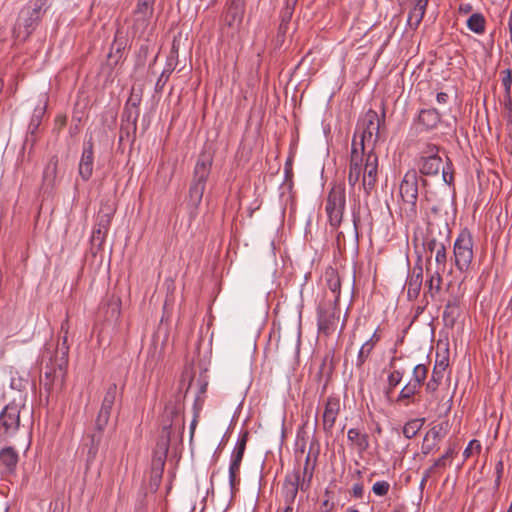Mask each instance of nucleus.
Wrapping results in <instances>:
<instances>
[{
  "mask_svg": "<svg viewBox=\"0 0 512 512\" xmlns=\"http://www.w3.org/2000/svg\"><path fill=\"white\" fill-rule=\"evenodd\" d=\"M378 155L370 149L366 154L360 153L353 141L349 164L348 184L354 189L362 177V187L366 194L375 188L378 180Z\"/></svg>",
  "mask_w": 512,
  "mask_h": 512,
  "instance_id": "obj_1",
  "label": "nucleus"
},
{
  "mask_svg": "<svg viewBox=\"0 0 512 512\" xmlns=\"http://www.w3.org/2000/svg\"><path fill=\"white\" fill-rule=\"evenodd\" d=\"M68 354L69 345H66V337L57 345L54 353L49 350L43 353L42 360L45 361L48 358L49 361L44 366V375L40 383L48 394L62 388L68 365Z\"/></svg>",
  "mask_w": 512,
  "mask_h": 512,
  "instance_id": "obj_2",
  "label": "nucleus"
},
{
  "mask_svg": "<svg viewBox=\"0 0 512 512\" xmlns=\"http://www.w3.org/2000/svg\"><path fill=\"white\" fill-rule=\"evenodd\" d=\"M212 162V155L206 152H202L196 161L187 196V206L192 216L197 214L198 208L202 202L206 183L211 172Z\"/></svg>",
  "mask_w": 512,
  "mask_h": 512,
  "instance_id": "obj_3",
  "label": "nucleus"
},
{
  "mask_svg": "<svg viewBox=\"0 0 512 512\" xmlns=\"http://www.w3.org/2000/svg\"><path fill=\"white\" fill-rule=\"evenodd\" d=\"M50 6L49 0H29L19 12L14 27L15 37L22 41L27 40L36 30Z\"/></svg>",
  "mask_w": 512,
  "mask_h": 512,
  "instance_id": "obj_4",
  "label": "nucleus"
},
{
  "mask_svg": "<svg viewBox=\"0 0 512 512\" xmlns=\"http://www.w3.org/2000/svg\"><path fill=\"white\" fill-rule=\"evenodd\" d=\"M419 183L426 186L427 180L419 176L416 169H409L399 185L400 210L409 221H414L417 218Z\"/></svg>",
  "mask_w": 512,
  "mask_h": 512,
  "instance_id": "obj_5",
  "label": "nucleus"
},
{
  "mask_svg": "<svg viewBox=\"0 0 512 512\" xmlns=\"http://www.w3.org/2000/svg\"><path fill=\"white\" fill-rule=\"evenodd\" d=\"M428 375V366L425 364H417L412 371L409 381L399 391L395 403L402 407H409L418 402L417 395L420 394L421 388L425 385Z\"/></svg>",
  "mask_w": 512,
  "mask_h": 512,
  "instance_id": "obj_6",
  "label": "nucleus"
},
{
  "mask_svg": "<svg viewBox=\"0 0 512 512\" xmlns=\"http://www.w3.org/2000/svg\"><path fill=\"white\" fill-rule=\"evenodd\" d=\"M23 396L20 394V401L13 400L7 404L0 413V442H8L13 438L20 428V412L24 406Z\"/></svg>",
  "mask_w": 512,
  "mask_h": 512,
  "instance_id": "obj_7",
  "label": "nucleus"
},
{
  "mask_svg": "<svg viewBox=\"0 0 512 512\" xmlns=\"http://www.w3.org/2000/svg\"><path fill=\"white\" fill-rule=\"evenodd\" d=\"M473 236L469 229L464 228L455 239L453 256L456 268L463 272L467 271L473 260Z\"/></svg>",
  "mask_w": 512,
  "mask_h": 512,
  "instance_id": "obj_8",
  "label": "nucleus"
},
{
  "mask_svg": "<svg viewBox=\"0 0 512 512\" xmlns=\"http://www.w3.org/2000/svg\"><path fill=\"white\" fill-rule=\"evenodd\" d=\"M346 207V193L343 184L334 185L328 193L325 211L329 224L338 228L342 222Z\"/></svg>",
  "mask_w": 512,
  "mask_h": 512,
  "instance_id": "obj_9",
  "label": "nucleus"
},
{
  "mask_svg": "<svg viewBox=\"0 0 512 512\" xmlns=\"http://www.w3.org/2000/svg\"><path fill=\"white\" fill-rule=\"evenodd\" d=\"M156 0H137L132 13V29L134 34L142 35L150 26L154 15Z\"/></svg>",
  "mask_w": 512,
  "mask_h": 512,
  "instance_id": "obj_10",
  "label": "nucleus"
},
{
  "mask_svg": "<svg viewBox=\"0 0 512 512\" xmlns=\"http://www.w3.org/2000/svg\"><path fill=\"white\" fill-rule=\"evenodd\" d=\"M380 124L381 119L377 112L372 109L368 110L363 118V131L359 151L360 153H367L365 152V142H367L368 145L372 144L371 149H374V145L380 137Z\"/></svg>",
  "mask_w": 512,
  "mask_h": 512,
  "instance_id": "obj_11",
  "label": "nucleus"
},
{
  "mask_svg": "<svg viewBox=\"0 0 512 512\" xmlns=\"http://www.w3.org/2000/svg\"><path fill=\"white\" fill-rule=\"evenodd\" d=\"M249 438V432L243 431L235 444V447L231 454V461L229 465V485L231 490L233 491L235 487L239 484L238 474L240 471L241 462L243 460V456L246 450V445Z\"/></svg>",
  "mask_w": 512,
  "mask_h": 512,
  "instance_id": "obj_12",
  "label": "nucleus"
},
{
  "mask_svg": "<svg viewBox=\"0 0 512 512\" xmlns=\"http://www.w3.org/2000/svg\"><path fill=\"white\" fill-rule=\"evenodd\" d=\"M339 320V309L335 304L319 305L317 308V326L318 332L329 336L337 326Z\"/></svg>",
  "mask_w": 512,
  "mask_h": 512,
  "instance_id": "obj_13",
  "label": "nucleus"
},
{
  "mask_svg": "<svg viewBox=\"0 0 512 512\" xmlns=\"http://www.w3.org/2000/svg\"><path fill=\"white\" fill-rule=\"evenodd\" d=\"M118 397V388L115 383L109 384L105 391L104 398L101 403L100 410L97 414L94 429L100 432H104L105 428L107 427L112 408L116 402V399Z\"/></svg>",
  "mask_w": 512,
  "mask_h": 512,
  "instance_id": "obj_14",
  "label": "nucleus"
},
{
  "mask_svg": "<svg viewBox=\"0 0 512 512\" xmlns=\"http://www.w3.org/2000/svg\"><path fill=\"white\" fill-rule=\"evenodd\" d=\"M113 215L114 209L112 208H108L106 211L100 210L97 215L96 225L93 228L91 235V243L92 245L97 246L98 249L102 248L106 240Z\"/></svg>",
  "mask_w": 512,
  "mask_h": 512,
  "instance_id": "obj_15",
  "label": "nucleus"
},
{
  "mask_svg": "<svg viewBox=\"0 0 512 512\" xmlns=\"http://www.w3.org/2000/svg\"><path fill=\"white\" fill-rule=\"evenodd\" d=\"M139 115L140 109L124 106L121 117L119 142H122L125 138L127 140H131L132 142L134 141Z\"/></svg>",
  "mask_w": 512,
  "mask_h": 512,
  "instance_id": "obj_16",
  "label": "nucleus"
},
{
  "mask_svg": "<svg viewBox=\"0 0 512 512\" xmlns=\"http://www.w3.org/2000/svg\"><path fill=\"white\" fill-rule=\"evenodd\" d=\"M341 410V402L337 396L327 397L322 415V427L326 435H331L336 419Z\"/></svg>",
  "mask_w": 512,
  "mask_h": 512,
  "instance_id": "obj_17",
  "label": "nucleus"
},
{
  "mask_svg": "<svg viewBox=\"0 0 512 512\" xmlns=\"http://www.w3.org/2000/svg\"><path fill=\"white\" fill-rule=\"evenodd\" d=\"M301 487L302 479L300 469H295L291 474L286 475L283 482L282 493L287 506L292 507Z\"/></svg>",
  "mask_w": 512,
  "mask_h": 512,
  "instance_id": "obj_18",
  "label": "nucleus"
},
{
  "mask_svg": "<svg viewBox=\"0 0 512 512\" xmlns=\"http://www.w3.org/2000/svg\"><path fill=\"white\" fill-rule=\"evenodd\" d=\"M169 441L170 439L166 438L162 443H158L157 449L154 451L151 462V480L154 482H159L162 478Z\"/></svg>",
  "mask_w": 512,
  "mask_h": 512,
  "instance_id": "obj_19",
  "label": "nucleus"
},
{
  "mask_svg": "<svg viewBox=\"0 0 512 512\" xmlns=\"http://www.w3.org/2000/svg\"><path fill=\"white\" fill-rule=\"evenodd\" d=\"M19 461L18 452L11 446L0 450V477L6 478L16 473Z\"/></svg>",
  "mask_w": 512,
  "mask_h": 512,
  "instance_id": "obj_20",
  "label": "nucleus"
},
{
  "mask_svg": "<svg viewBox=\"0 0 512 512\" xmlns=\"http://www.w3.org/2000/svg\"><path fill=\"white\" fill-rule=\"evenodd\" d=\"M94 149L92 140L84 142L81 158L78 165V173L83 181H88L93 174Z\"/></svg>",
  "mask_w": 512,
  "mask_h": 512,
  "instance_id": "obj_21",
  "label": "nucleus"
},
{
  "mask_svg": "<svg viewBox=\"0 0 512 512\" xmlns=\"http://www.w3.org/2000/svg\"><path fill=\"white\" fill-rule=\"evenodd\" d=\"M183 410L184 404L180 396H176L174 400H170L166 403L163 414V417L166 419L163 427L166 438L170 439L171 426L174 420L183 413Z\"/></svg>",
  "mask_w": 512,
  "mask_h": 512,
  "instance_id": "obj_22",
  "label": "nucleus"
},
{
  "mask_svg": "<svg viewBox=\"0 0 512 512\" xmlns=\"http://www.w3.org/2000/svg\"><path fill=\"white\" fill-rule=\"evenodd\" d=\"M48 106V96L47 94H41L38 99V103L34 108L33 114L31 116L30 122L28 124V133L32 137L31 141L34 142V136L37 134L38 129L42 123V120L46 114Z\"/></svg>",
  "mask_w": 512,
  "mask_h": 512,
  "instance_id": "obj_23",
  "label": "nucleus"
},
{
  "mask_svg": "<svg viewBox=\"0 0 512 512\" xmlns=\"http://www.w3.org/2000/svg\"><path fill=\"white\" fill-rule=\"evenodd\" d=\"M447 243H449L448 236L444 241H442L434 237L432 233L426 238L424 242V246L429 252H435V262L438 266H442L443 269L445 268L447 262Z\"/></svg>",
  "mask_w": 512,
  "mask_h": 512,
  "instance_id": "obj_24",
  "label": "nucleus"
},
{
  "mask_svg": "<svg viewBox=\"0 0 512 512\" xmlns=\"http://www.w3.org/2000/svg\"><path fill=\"white\" fill-rule=\"evenodd\" d=\"M441 122V114L436 108L421 109L414 120L415 124L421 126V131H432Z\"/></svg>",
  "mask_w": 512,
  "mask_h": 512,
  "instance_id": "obj_25",
  "label": "nucleus"
},
{
  "mask_svg": "<svg viewBox=\"0 0 512 512\" xmlns=\"http://www.w3.org/2000/svg\"><path fill=\"white\" fill-rule=\"evenodd\" d=\"M318 455H319L318 448L315 450V452H313V446L311 445L309 452L305 458L303 471L301 472V479H302L301 491L302 492L308 491L311 487Z\"/></svg>",
  "mask_w": 512,
  "mask_h": 512,
  "instance_id": "obj_26",
  "label": "nucleus"
},
{
  "mask_svg": "<svg viewBox=\"0 0 512 512\" xmlns=\"http://www.w3.org/2000/svg\"><path fill=\"white\" fill-rule=\"evenodd\" d=\"M448 365L449 360L447 357H443L442 359H436L431 377L427 382L424 383L425 391L427 394H434L437 391Z\"/></svg>",
  "mask_w": 512,
  "mask_h": 512,
  "instance_id": "obj_27",
  "label": "nucleus"
},
{
  "mask_svg": "<svg viewBox=\"0 0 512 512\" xmlns=\"http://www.w3.org/2000/svg\"><path fill=\"white\" fill-rule=\"evenodd\" d=\"M423 282V267L418 261L412 268V272L406 282L407 297L409 300L418 298Z\"/></svg>",
  "mask_w": 512,
  "mask_h": 512,
  "instance_id": "obj_28",
  "label": "nucleus"
},
{
  "mask_svg": "<svg viewBox=\"0 0 512 512\" xmlns=\"http://www.w3.org/2000/svg\"><path fill=\"white\" fill-rule=\"evenodd\" d=\"M245 12L244 0H231L225 16V22L229 27H239Z\"/></svg>",
  "mask_w": 512,
  "mask_h": 512,
  "instance_id": "obj_29",
  "label": "nucleus"
},
{
  "mask_svg": "<svg viewBox=\"0 0 512 512\" xmlns=\"http://www.w3.org/2000/svg\"><path fill=\"white\" fill-rule=\"evenodd\" d=\"M441 165V158L418 157L416 159L417 172L422 176L438 175Z\"/></svg>",
  "mask_w": 512,
  "mask_h": 512,
  "instance_id": "obj_30",
  "label": "nucleus"
},
{
  "mask_svg": "<svg viewBox=\"0 0 512 512\" xmlns=\"http://www.w3.org/2000/svg\"><path fill=\"white\" fill-rule=\"evenodd\" d=\"M347 439L357 448L359 453L367 451L370 446L368 434L362 433L357 428H350L348 430Z\"/></svg>",
  "mask_w": 512,
  "mask_h": 512,
  "instance_id": "obj_31",
  "label": "nucleus"
},
{
  "mask_svg": "<svg viewBox=\"0 0 512 512\" xmlns=\"http://www.w3.org/2000/svg\"><path fill=\"white\" fill-rule=\"evenodd\" d=\"M103 432L95 430L89 436V443H86L84 446L87 448L86 453V463L87 466H90L96 459L99 451V447L102 441Z\"/></svg>",
  "mask_w": 512,
  "mask_h": 512,
  "instance_id": "obj_32",
  "label": "nucleus"
},
{
  "mask_svg": "<svg viewBox=\"0 0 512 512\" xmlns=\"http://www.w3.org/2000/svg\"><path fill=\"white\" fill-rule=\"evenodd\" d=\"M404 374V370L400 369H394L389 372L387 376V385L384 390L387 398L390 397L395 388L402 382Z\"/></svg>",
  "mask_w": 512,
  "mask_h": 512,
  "instance_id": "obj_33",
  "label": "nucleus"
},
{
  "mask_svg": "<svg viewBox=\"0 0 512 512\" xmlns=\"http://www.w3.org/2000/svg\"><path fill=\"white\" fill-rule=\"evenodd\" d=\"M58 157L56 155L52 156L48 163L46 164L43 171V180L49 185H52L57 176L58 169Z\"/></svg>",
  "mask_w": 512,
  "mask_h": 512,
  "instance_id": "obj_34",
  "label": "nucleus"
},
{
  "mask_svg": "<svg viewBox=\"0 0 512 512\" xmlns=\"http://www.w3.org/2000/svg\"><path fill=\"white\" fill-rule=\"evenodd\" d=\"M424 423H425L424 418H416V419L409 420L403 426V430H402L403 435L407 439L414 438L417 435V433L421 430Z\"/></svg>",
  "mask_w": 512,
  "mask_h": 512,
  "instance_id": "obj_35",
  "label": "nucleus"
},
{
  "mask_svg": "<svg viewBox=\"0 0 512 512\" xmlns=\"http://www.w3.org/2000/svg\"><path fill=\"white\" fill-rule=\"evenodd\" d=\"M486 20L481 13H473L467 20V27L476 34H482L485 31Z\"/></svg>",
  "mask_w": 512,
  "mask_h": 512,
  "instance_id": "obj_36",
  "label": "nucleus"
},
{
  "mask_svg": "<svg viewBox=\"0 0 512 512\" xmlns=\"http://www.w3.org/2000/svg\"><path fill=\"white\" fill-rule=\"evenodd\" d=\"M327 286L331 292L335 294L334 302L336 303L340 297L341 282L338 274L332 269L326 272Z\"/></svg>",
  "mask_w": 512,
  "mask_h": 512,
  "instance_id": "obj_37",
  "label": "nucleus"
},
{
  "mask_svg": "<svg viewBox=\"0 0 512 512\" xmlns=\"http://www.w3.org/2000/svg\"><path fill=\"white\" fill-rule=\"evenodd\" d=\"M425 12L426 10L415 6L410 10L407 17V25L410 27V29L416 30L419 27Z\"/></svg>",
  "mask_w": 512,
  "mask_h": 512,
  "instance_id": "obj_38",
  "label": "nucleus"
},
{
  "mask_svg": "<svg viewBox=\"0 0 512 512\" xmlns=\"http://www.w3.org/2000/svg\"><path fill=\"white\" fill-rule=\"evenodd\" d=\"M374 348L375 346L371 345L369 342L365 341L362 344L356 357L355 365L357 368L361 369L363 367L365 362L369 359Z\"/></svg>",
  "mask_w": 512,
  "mask_h": 512,
  "instance_id": "obj_39",
  "label": "nucleus"
},
{
  "mask_svg": "<svg viewBox=\"0 0 512 512\" xmlns=\"http://www.w3.org/2000/svg\"><path fill=\"white\" fill-rule=\"evenodd\" d=\"M448 423H440L438 425L433 426L425 436V442L432 438V441L437 443L445 436L447 431Z\"/></svg>",
  "mask_w": 512,
  "mask_h": 512,
  "instance_id": "obj_40",
  "label": "nucleus"
},
{
  "mask_svg": "<svg viewBox=\"0 0 512 512\" xmlns=\"http://www.w3.org/2000/svg\"><path fill=\"white\" fill-rule=\"evenodd\" d=\"M442 277L438 271L432 273L429 279L426 281L428 291L431 296L438 293L441 290Z\"/></svg>",
  "mask_w": 512,
  "mask_h": 512,
  "instance_id": "obj_41",
  "label": "nucleus"
},
{
  "mask_svg": "<svg viewBox=\"0 0 512 512\" xmlns=\"http://www.w3.org/2000/svg\"><path fill=\"white\" fill-rule=\"evenodd\" d=\"M440 147L433 143H426L421 149L419 157L441 158L439 156Z\"/></svg>",
  "mask_w": 512,
  "mask_h": 512,
  "instance_id": "obj_42",
  "label": "nucleus"
},
{
  "mask_svg": "<svg viewBox=\"0 0 512 512\" xmlns=\"http://www.w3.org/2000/svg\"><path fill=\"white\" fill-rule=\"evenodd\" d=\"M172 72H173V68H172L171 64L167 65L164 68V70L162 71V73H161L160 77L158 78L156 85H155V90L157 92L162 91V89L164 88L165 84L167 83Z\"/></svg>",
  "mask_w": 512,
  "mask_h": 512,
  "instance_id": "obj_43",
  "label": "nucleus"
},
{
  "mask_svg": "<svg viewBox=\"0 0 512 512\" xmlns=\"http://www.w3.org/2000/svg\"><path fill=\"white\" fill-rule=\"evenodd\" d=\"M390 490V484L387 481H377L372 486V492L380 497L386 496Z\"/></svg>",
  "mask_w": 512,
  "mask_h": 512,
  "instance_id": "obj_44",
  "label": "nucleus"
},
{
  "mask_svg": "<svg viewBox=\"0 0 512 512\" xmlns=\"http://www.w3.org/2000/svg\"><path fill=\"white\" fill-rule=\"evenodd\" d=\"M455 452H456L455 446H450L441 457H439L437 460L434 461V466L440 467V468H445L447 465V460L452 458L453 455L455 454Z\"/></svg>",
  "mask_w": 512,
  "mask_h": 512,
  "instance_id": "obj_45",
  "label": "nucleus"
},
{
  "mask_svg": "<svg viewBox=\"0 0 512 512\" xmlns=\"http://www.w3.org/2000/svg\"><path fill=\"white\" fill-rule=\"evenodd\" d=\"M124 47L122 44H117L114 42L111 47V51L108 54V59L113 61L114 64H117L119 59L121 58V51Z\"/></svg>",
  "mask_w": 512,
  "mask_h": 512,
  "instance_id": "obj_46",
  "label": "nucleus"
},
{
  "mask_svg": "<svg viewBox=\"0 0 512 512\" xmlns=\"http://www.w3.org/2000/svg\"><path fill=\"white\" fill-rule=\"evenodd\" d=\"M502 85L504 87L505 93L510 94L511 93V86H512V72L510 69H505L502 71Z\"/></svg>",
  "mask_w": 512,
  "mask_h": 512,
  "instance_id": "obj_47",
  "label": "nucleus"
},
{
  "mask_svg": "<svg viewBox=\"0 0 512 512\" xmlns=\"http://www.w3.org/2000/svg\"><path fill=\"white\" fill-rule=\"evenodd\" d=\"M473 450H475L477 453H480V451H481L480 441L473 439L468 443L467 447L464 449V452H463L464 458L468 459L471 456Z\"/></svg>",
  "mask_w": 512,
  "mask_h": 512,
  "instance_id": "obj_48",
  "label": "nucleus"
},
{
  "mask_svg": "<svg viewBox=\"0 0 512 512\" xmlns=\"http://www.w3.org/2000/svg\"><path fill=\"white\" fill-rule=\"evenodd\" d=\"M503 471H504V462L502 459H499L495 465V474H496V479H495V483H494L495 489H498L500 486Z\"/></svg>",
  "mask_w": 512,
  "mask_h": 512,
  "instance_id": "obj_49",
  "label": "nucleus"
},
{
  "mask_svg": "<svg viewBox=\"0 0 512 512\" xmlns=\"http://www.w3.org/2000/svg\"><path fill=\"white\" fill-rule=\"evenodd\" d=\"M28 385V380L23 378H12L11 379V388L16 389L19 392H22L26 386Z\"/></svg>",
  "mask_w": 512,
  "mask_h": 512,
  "instance_id": "obj_50",
  "label": "nucleus"
},
{
  "mask_svg": "<svg viewBox=\"0 0 512 512\" xmlns=\"http://www.w3.org/2000/svg\"><path fill=\"white\" fill-rule=\"evenodd\" d=\"M203 404H204L203 397L201 395H197L195 397V400L193 403V416H195V418H199Z\"/></svg>",
  "mask_w": 512,
  "mask_h": 512,
  "instance_id": "obj_51",
  "label": "nucleus"
},
{
  "mask_svg": "<svg viewBox=\"0 0 512 512\" xmlns=\"http://www.w3.org/2000/svg\"><path fill=\"white\" fill-rule=\"evenodd\" d=\"M140 103H141V96L132 93L131 96L129 97V99L127 100L125 106L129 107V108L139 109Z\"/></svg>",
  "mask_w": 512,
  "mask_h": 512,
  "instance_id": "obj_52",
  "label": "nucleus"
},
{
  "mask_svg": "<svg viewBox=\"0 0 512 512\" xmlns=\"http://www.w3.org/2000/svg\"><path fill=\"white\" fill-rule=\"evenodd\" d=\"M436 448H437V443H435L433 441L430 443L429 440L427 442H425V440H424L422 447H421V452L423 455L427 456L432 451H434Z\"/></svg>",
  "mask_w": 512,
  "mask_h": 512,
  "instance_id": "obj_53",
  "label": "nucleus"
},
{
  "mask_svg": "<svg viewBox=\"0 0 512 512\" xmlns=\"http://www.w3.org/2000/svg\"><path fill=\"white\" fill-rule=\"evenodd\" d=\"M363 494H364V487H363V484L358 482V483H355L353 486H352V495L355 497V498H358V499H361L363 497Z\"/></svg>",
  "mask_w": 512,
  "mask_h": 512,
  "instance_id": "obj_54",
  "label": "nucleus"
},
{
  "mask_svg": "<svg viewBox=\"0 0 512 512\" xmlns=\"http://www.w3.org/2000/svg\"><path fill=\"white\" fill-rule=\"evenodd\" d=\"M292 14H293V8H291L289 6V1L286 3V7H285V10L283 11L282 13V23H281V26L284 24V23H288L292 17Z\"/></svg>",
  "mask_w": 512,
  "mask_h": 512,
  "instance_id": "obj_55",
  "label": "nucleus"
},
{
  "mask_svg": "<svg viewBox=\"0 0 512 512\" xmlns=\"http://www.w3.org/2000/svg\"><path fill=\"white\" fill-rule=\"evenodd\" d=\"M68 331H69V320H68V318H66L65 320L62 321L61 326H60V333H63L61 343L63 342L64 337H66V340L68 339ZM66 345H68L67 342H66Z\"/></svg>",
  "mask_w": 512,
  "mask_h": 512,
  "instance_id": "obj_56",
  "label": "nucleus"
},
{
  "mask_svg": "<svg viewBox=\"0 0 512 512\" xmlns=\"http://www.w3.org/2000/svg\"><path fill=\"white\" fill-rule=\"evenodd\" d=\"M352 221H353L355 239H356V241H358V238H359L358 224L360 222V216H359L358 213L353 212V214H352Z\"/></svg>",
  "mask_w": 512,
  "mask_h": 512,
  "instance_id": "obj_57",
  "label": "nucleus"
},
{
  "mask_svg": "<svg viewBox=\"0 0 512 512\" xmlns=\"http://www.w3.org/2000/svg\"><path fill=\"white\" fill-rule=\"evenodd\" d=\"M503 104H504L505 110L510 114L512 112L511 93L510 94H506V93L504 94Z\"/></svg>",
  "mask_w": 512,
  "mask_h": 512,
  "instance_id": "obj_58",
  "label": "nucleus"
},
{
  "mask_svg": "<svg viewBox=\"0 0 512 512\" xmlns=\"http://www.w3.org/2000/svg\"><path fill=\"white\" fill-rule=\"evenodd\" d=\"M334 504L329 501V499L324 500L321 503L320 509L318 512H330L333 508Z\"/></svg>",
  "mask_w": 512,
  "mask_h": 512,
  "instance_id": "obj_59",
  "label": "nucleus"
},
{
  "mask_svg": "<svg viewBox=\"0 0 512 512\" xmlns=\"http://www.w3.org/2000/svg\"><path fill=\"white\" fill-rule=\"evenodd\" d=\"M380 340H381V335L378 333V329H376L374 331V333L371 335V337L366 342H369L371 345L376 346Z\"/></svg>",
  "mask_w": 512,
  "mask_h": 512,
  "instance_id": "obj_60",
  "label": "nucleus"
},
{
  "mask_svg": "<svg viewBox=\"0 0 512 512\" xmlns=\"http://www.w3.org/2000/svg\"><path fill=\"white\" fill-rule=\"evenodd\" d=\"M449 100V95L445 92H439L436 95V101L439 104H446Z\"/></svg>",
  "mask_w": 512,
  "mask_h": 512,
  "instance_id": "obj_61",
  "label": "nucleus"
},
{
  "mask_svg": "<svg viewBox=\"0 0 512 512\" xmlns=\"http://www.w3.org/2000/svg\"><path fill=\"white\" fill-rule=\"evenodd\" d=\"M440 467H435L434 466V463L429 467L427 468L424 473H423V476H424V480H428L435 472L437 469H439Z\"/></svg>",
  "mask_w": 512,
  "mask_h": 512,
  "instance_id": "obj_62",
  "label": "nucleus"
},
{
  "mask_svg": "<svg viewBox=\"0 0 512 512\" xmlns=\"http://www.w3.org/2000/svg\"><path fill=\"white\" fill-rule=\"evenodd\" d=\"M473 10V6L470 3H461L459 5V12L463 14H468Z\"/></svg>",
  "mask_w": 512,
  "mask_h": 512,
  "instance_id": "obj_63",
  "label": "nucleus"
},
{
  "mask_svg": "<svg viewBox=\"0 0 512 512\" xmlns=\"http://www.w3.org/2000/svg\"><path fill=\"white\" fill-rule=\"evenodd\" d=\"M442 177H443L444 182L447 184H450L453 179L452 174L449 173L448 171H446V169L444 167L442 168Z\"/></svg>",
  "mask_w": 512,
  "mask_h": 512,
  "instance_id": "obj_64",
  "label": "nucleus"
}]
</instances>
